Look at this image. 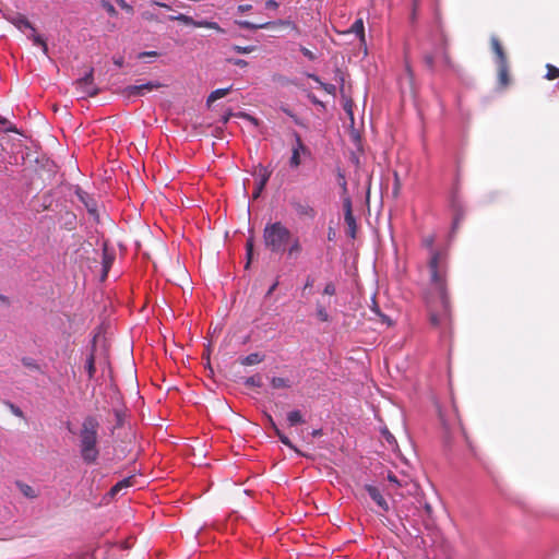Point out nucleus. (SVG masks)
<instances>
[{
	"label": "nucleus",
	"instance_id": "13",
	"mask_svg": "<svg viewBox=\"0 0 559 559\" xmlns=\"http://www.w3.org/2000/svg\"><path fill=\"white\" fill-rule=\"evenodd\" d=\"M177 20L183 21L185 23H192L197 27H205L214 29L218 33H224V29L216 23V22H209V21H201V22H194L191 17L180 14Z\"/></svg>",
	"mask_w": 559,
	"mask_h": 559
},
{
	"label": "nucleus",
	"instance_id": "21",
	"mask_svg": "<svg viewBox=\"0 0 559 559\" xmlns=\"http://www.w3.org/2000/svg\"><path fill=\"white\" fill-rule=\"evenodd\" d=\"M286 250L290 258H296L301 252V245L299 242V239L292 235V240L288 243Z\"/></svg>",
	"mask_w": 559,
	"mask_h": 559
},
{
	"label": "nucleus",
	"instance_id": "44",
	"mask_svg": "<svg viewBox=\"0 0 559 559\" xmlns=\"http://www.w3.org/2000/svg\"><path fill=\"white\" fill-rule=\"evenodd\" d=\"M338 183H340L343 192L346 193V191H347V182H346L345 175L342 174V173H338Z\"/></svg>",
	"mask_w": 559,
	"mask_h": 559
},
{
	"label": "nucleus",
	"instance_id": "26",
	"mask_svg": "<svg viewBox=\"0 0 559 559\" xmlns=\"http://www.w3.org/2000/svg\"><path fill=\"white\" fill-rule=\"evenodd\" d=\"M238 24L242 28H247V29L269 28L271 25H273V23H271V22H266V23H262V24H253L249 21H240V22H238Z\"/></svg>",
	"mask_w": 559,
	"mask_h": 559
},
{
	"label": "nucleus",
	"instance_id": "54",
	"mask_svg": "<svg viewBox=\"0 0 559 559\" xmlns=\"http://www.w3.org/2000/svg\"><path fill=\"white\" fill-rule=\"evenodd\" d=\"M277 285H278V282H275V283H274V284L269 288V290H267V293H266V296L272 295V294H273V292L276 289Z\"/></svg>",
	"mask_w": 559,
	"mask_h": 559
},
{
	"label": "nucleus",
	"instance_id": "33",
	"mask_svg": "<svg viewBox=\"0 0 559 559\" xmlns=\"http://www.w3.org/2000/svg\"><path fill=\"white\" fill-rule=\"evenodd\" d=\"M33 41L35 45L37 46H40L43 48V51L45 55L48 53V47H47V44L46 41L44 40V38L37 34H33V37H32Z\"/></svg>",
	"mask_w": 559,
	"mask_h": 559
},
{
	"label": "nucleus",
	"instance_id": "22",
	"mask_svg": "<svg viewBox=\"0 0 559 559\" xmlns=\"http://www.w3.org/2000/svg\"><path fill=\"white\" fill-rule=\"evenodd\" d=\"M16 487L20 489V491L23 493V496H25L26 498H29V499H35L37 498V492L34 490V488L23 481H20L17 480L15 483Z\"/></svg>",
	"mask_w": 559,
	"mask_h": 559
},
{
	"label": "nucleus",
	"instance_id": "55",
	"mask_svg": "<svg viewBox=\"0 0 559 559\" xmlns=\"http://www.w3.org/2000/svg\"><path fill=\"white\" fill-rule=\"evenodd\" d=\"M114 63H115L116 66H118V67H122V64H123V58H121V57H120V58H115V59H114Z\"/></svg>",
	"mask_w": 559,
	"mask_h": 559
},
{
	"label": "nucleus",
	"instance_id": "1",
	"mask_svg": "<svg viewBox=\"0 0 559 559\" xmlns=\"http://www.w3.org/2000/svg\"><path fill=\"white\" fill-rule=\"evenodd\" d=\"M428 267L430 272V283L425 295V301L429 322L431 326L445 332L452 326L451 304L447 283V254L432 249Z\"/></svg>",
	"mask_w": 559,
	"mask_h": 559
},
{
	"label": "nucleus",
	"instance_id": "11",
	"mask_svg": "<svg viewBox=\"0 0 559 559\" xmlns=\"http://www.w3.org/2000/svg\"><path fill=\"white\" fill-rule=\"evenodd\" d=\"M352 34H355L359 39V46L364 55H367V46L365 39V27L361 17H358L354 24H352Z\"/></svg>",
	"mask_w": 559,
	"mask_h": 559
},
{
	"label": "nucleus",
	"instance_id": "41",
	"mask_svg": "<svg viewBox=\"0 0 559 559\" xmlns=\"http://www.w3.org/2000/svg\"><path fill=\"white\" fill-rule=\"evenodd\" d=\"M424 62H425V64H426V67L428 69H430V70L433 69V67H435V59H433L432 55H430V53L425 55Z\"/></svg>",
	"mask_w": 559,
	"mask_h": 559
},
{
	"label": "nucleus",
	"instance_id": "28",
	"mask_svg": "<svg viewBox=\"0 0 559 559\" xmlns=\"http://www.w3.org/2000/svg\"><path fill=\"white\" fill-rule=\"evenodd\" d=\"M271 384L274 389H283V388H289V382L287 379L285 378H281V377H274L272 380H271Z\"/></svg>",
	"mask_w": 559,
	"mask_h": 559
},
{
	"label": "nucleus",
	"instance_id": "5",
	"mask_svg": "<svg viewBox=\"0 0 559 559\" xmlns=\"http://www.w3.org/2000/svg\"><path fill=\"white\" fill-rule=\"evenodd\" d=\"M490 47L495 55V60L497 64L498 87L500 90H506L511 83L510 66L507 52L502 46L501 40L496 35H492L490 37Z\"/></svg>",
	"mask_w": 559,
	"mask_h": 559
},
{
	"label": "nucleus",
	"instance_id": "24",
	"mask_svg": "<svg viewBox=\"0 0 559 559\" xmlns=\"http://www.w3.org/2000/svg\"><path fill=\"white\" fill-rule=\"evenodd\" d=\"M262 360H263V356H261L259 353H252V354H249L248 356L243 357L240 360V364L243 366H252V365L260 364Z\"/></svg>",
	"mask_w": 559,
	"mask_h": 559
},
{
	"label": "nucleus",
	"instance_id": "15",
	"mask_svg": "<svg viewBox=\"0 0 559 559\" xmlns=\"http://www.w3.org/2000/svg\"><path fill=\"white\" fill-rule=\"evenodd\" d=\"M292 205H293L295 212L300 217L313 218L314 215H316V211L308 203H302V202H299V201H294V202H292Z\"/></svg>",
	"mask_w": 559,
	"mask_h": 559
},
{
	"label": "nucleus",
	"instance_id": "40",
	"mask_svg": "<svg viewBox=\"0 0 559 559\" xmlns=\"http://www.w3.org/2000/svg\"><path fill=\"white\" fill-rule=\"evenodd\" d=\"M0 124H5L3 132H17L16 128L12 126L5 118H0Z\"/></svg>",
	"mask_w": 559,
	"mask_h": 559
},
{
	"label": "nucleus",
	"instance_id": "8",
	"mask_svg": "<svg viewBox=\"0 0 559 559\" xmlns=\"http://www.w3.org/2000/svg\"><path fill=\"white\" fill-rule=\"evenodd\" d=\"M162 86L158 82H147L141 85H129L123 88L122 93L127 97L142 96L146 92H151L155 88H159Z\"/></svg>",
	"mask_w": 559,
	"mask_h": 559
},
{
	"label": "nucleus",
	"instance_id": "19",
	"mask_svg": "<svg viewBox=\"0 0 559 559\" xmlns=\"http://www.w3.org/2000/svg\"><path fill=\"white\" fill-rule=\"evenodd\" d=\"M134 484V476H129L127 478H123L122 480L118 481L114 487L110 489V495L115 496L123 488H128Z\"/></svg>",
	"mask_w": 559,
	"mask_h": 559
},
{
	"label": "nucleus",
	"instance_id": "17",
	"mask_svg": "<svg viewBox=\"0 0 559 559\" xmlns=\"http://www.w3.org/2000/svg\"><path fill=\"white\" fill-rule=\"evenodd\" d=\"M10 22L21 31H23L24 28H29L33 32H35V28L33 27L31 22L26 19V16L22 14H15L14 16L10 17Z\"/></svg>",
	"mask_w": 559,
	"mask_h": 559
},
{
	"label": "nucleus",
	"instance_id": "51",
	"mask_svg": "<svg viewBox=\"0 0 559 559\" xmlns=\"http://www.w3.org/2000/svg\"><path fill=\"white\" fill-rule=\"evenodd\" d=\"M342 107H343L344 111L347 115H349V99H344Z\"/></svg>",
	"mask_w": 559,
	"mask_h": 559
},
{
	"label": "nucleus",
	"instance_id": "38",
	"mask_svg": "<svg viewBox=\"0 0 559 559\" xmlns=\"http://www.w3.org/2000/svg\"><path fill=\"white\" fill-rule=\"evenodd\" d=\"M22 364L29 369L39 370L38 364L33 358L24 357Z\"/></svg>",
	"mask_w": 559,
	"mask_h": 559
},
{
	"label": "nucleus",
	"instance_id": "18",
	"mask_svg": "<svg viewBox=\"0 0 559 559\" xmlns=\"http://www.w3.org/2000/svg\"><path fill=\"white\" fill-rule=\"evenodd\" d=\"M115 261V254L110 253L107 248H104L103 251V278L107 276V273L109 269L111 267L112 263Z\"/></svg>",
	"mask_w": 559,
	"mask_h": 559
},
{
	"label": "nucleus",
	"instance_id": "27",
	"mask_svg": "<svg viewBox=\"0 0 559 559\" xmlns=\"http://www.w3.org/2000/svg\"><path fill=\"white\" fill-rule=\"evenodd\" d=\"M546 75L545 78L549 81L551 80H555V79H558L559 78V68L550 64V63H547L546 64Z\"/></svg>",
	"mask_w": 559,
	"mask_h": 559
},
{
	"label": "nucleus",
	"instance_id": "6",
	"mask_svg": "<svg viewBox=\"0 0 559 559\" xmlns=\"http://www.w3.org/2000/svg\"><path fill=\"white\" fill-rule=\"evenodd\" d=\"M94 70L90 69L88 72L81 79L76 80L74 85L82 97H93L98 94V88L94 84Z\"/></svg>",
	"mask_w": 559,
	"mask_h": 559
},
{
	"label": "nucleus",
	"instance_id": "36",
	"mask_svg": "<svg viewBox=\"0 0 559 559\" xmlns=\"http://www.w3.org/2000/svg\"><path fill=\"white\" fill-rule=\"evenodd\" d=\"M309 78L318 82L328 93L333 94L336 90V87L332 84H324L322 83L319 78L314 74H309Z\"/></svg>",
	"mask_w": 559,
	"mask_h": 559
},
{
	"label": "nucleus",
	"instance_id": "48",
	"mask_svg": "<svg viewBox=\"0 0 559 559\" xmlns=\"http://www.w3.org/2000/svg\"><path fill=\"white\" fill-rule=\"evenodd\" d=\"M157 56V52L156 51H144V52H141L139 55V58H144V57H156Z\"/></svg>",
	"mask_w": 559,
	"mask_h": 559
},
{
	"label": "nucleus",
	"instance_id": "61",
	"mask_svg": "<svg viewBox=\"0 0 559 559\" xmlns=\"http://www.w3.org/2000/svg\"><path fill=\"white\" fill-rule=\"evenodd\" d=\"M0 300H2V301H7V297H5V296L0 295Z\"/></svg>",
	"mask_w": 559,
	"mask_h": 559
},
{
	"label": "nucleus",
	"instance_id": "9",
	"mask_svg": "<svg viewBox=\"0 0 559 559\" xmlns=\"http://www.w3.org/2000/svg\"><path fill=\"white\" fill-rule=\"evenodd\" d=\"M365 490L368 492L369 497L374 501V503L383 511H389V504L382 493L380 492L379 488L373 485H365Z\"/></svg>",
	"mask_w": 559,
	"mask_h": 559
},
{
	"label": "nucleus",
	"instance_id": "34",
	"mask_svg": "<svg viewBox=\"0 0 559 559\" xmlns=\"http://www.w3.org/2000/svg\"><path fill=\"white\" fill-rule=\"evenodd\" d=\"M231 49L235 51V52H238V53H250L252 51L255 50V46H239V45H234L231 47Z\"/></svg>",
	"mask_w": 559,
	"mask_h": 559
},
{
	"label": "nucleus",
	"instance_id": "43",
	"mask_svg": "<svg viewBox=\"0 0 559 559\" xmlns=\"http://www.w3.org/2000/svg\"><path fill=\"white\" fill-rule=\"evenodd\" d=\"M447 45H448L447 40L443 39V55H442V57H443L444 63L450 67L451 66V58L449 56V52H448V49H447Z\"/></svg>",
	"mask_w": 559,
	"mask_h": 559
},
{
	"label": "nucleus",
	"instance_id": "64",
	"mask_svg": "<svg viewBox=\"0 0 559 559\" xmlns=\"http://www.w3.org/2000/svg\"><path fill=\"white\" fill-rule=\"evenodd\" d=\"M406 70H407L408 74L412 75V70L408 66L406 67Z\"/></svg>",
	"mask_w": 559,
	"mask_h": 559
},
{
	"label": "nucleus",
	"instance_id": "58",
	"mask_svg": "<svg viewBox=\"0 0 559 559\" xmlns=\"http://www.w3.org/2000/svg\"><path fill=\"white\" fill-rule=\"evenodd\" d=\"M120 4H121L122 8L129 9V5L123 0H121Z\"/></svg>",
	"mask_w": 559,
	"mask_h": 559
},
{
	"label": "nucleus",
	"instance_id": "49",
	"mask_svg": "<svg viewBox=\"0 0 559 559\" xmlns=\"http://www.w3.org/2000/svg\"><path fill=\"white\" fill-rule=\"evenodd\" d=\"M266 9H276L278 7L277 2L274 0H267L265 3Z\"/></svg>",
	"mask_w": 559,
	"mask_h": 559
},
{
	"label": "nucleus",
	"instance_id": "3",
	"mask_svg": "<svg viewBox=\"0 0 559 559\" xmlns=\"http://www.w3.org/2000/svg\"><path fill=\"white\" fill-rule=\"evenodd\" d=\"M357 286V307L354 309L352 313L353 318H361L368 320L379 321L383 324L391 325V319L383 314L374 300V294L369 293L368 296L362 292L361 286L356 283Z\"/></svg>",
	"mask_w": 559,
	"mask_h": 559
},
{
	"label": "nucleus",
	"instance_id": "63",
	"mask_svg": "<svg viewBox=\"0 0 559 559\" xmlns=\"http://www.w3.org/2000/svg\"><path fill=\"white\" fill-rule=\"evenodd\" d=\"M320 433H321V431H320V430H316V431H313V436H318V435H320Z\"/></svg>",
	"mask_w": 559,
	"mask_h": 559
},
{
	"label": "nucleus",
	"instance_id": "14",
	"mask_svg": "<svg viewBox=\"0 0 559 559\" xmlns=\"http://www.w3.org/2000/svg\"><path fill=\"white\" fill-rule=\"evenodd\" d=\"M386 478L389 481V485L386 488L389 495H401L399 492V489L404 487L407 484V481L405 479H400L396 475H394L392 473H389Z\"/></svg>",
	"mask_w": 559,
	"mask_h": 559
},
{
	"label": "nucleus",
	"instance_id": "29",
	"mask_svg": "<svg viewBox=\"0 0 559 559\" xmlns=\"http://www.w3.org/2000/svg\"><path fill=\"white\" fill-rule=\"evenodd\" d=\"M267 180H269V175L263 174L258 186H257L255 191L252 194L254 199L259 198V195H260L261 191L263 190L264 186L266 185Z\"/></svg>",
	"mask_w": 559,
	"mask_h": 559
},
{
	"label": "nucleus",
	"instance_id": "2",
	"mask_svg": "<svg viewBox=\"0 0 559 559\" xmlns=\"http://www.w3.org/2000/svg\"><path fill=\"white\" fill-rule=\"evenodd\" d=\"M99 423L96 417L87 416L84 418L79 438L80 454L84 463L95 464L99 456L98 442Z\"/></svg>",
	"mask_w": 559,
	"mask_h": 559
},
{
	"label": "nucleus",
	"instance_id": "10",
	"mask_svg": "<svg viewBox=\"0 0 559 559\" xmlns=\"http://www.w3.org/2000/svg\"><path fill=\"white\" fill-rule=\"evenodd\" d=\"M76 195L79 200L85 205L87 212L94 216L98 217L97 211V202L94 198H92L88 193L82 190H78Z\"/></svg>",
	"mask_w": 559,
	"mask_h": 559
},
{
	"label": "nucleus",
	"instance_id": "37",
	"mask_svg": "<svg viewBox=\"0 0 559 559\" xmlns=\"http://www.w3.org/2000/svg\"><path fill=\"white\" fill-rule=\"evenodd\" d=\"M100 4L102 7L106 10V12L110 15V16H116L117 15V10L115 9V7L107 0H102L100 1Z\"/></svg>",
	"mask_w": 559,
	"mask_h": 559
},
{
	"label": "nucleus",
	"instance_id": "50",
	"mask_svg": "<svg viewBox=\"0 0 559 559\" xmlns=\"http://www.w3.org/2000/svg\"><path fill=\"white\" fill-rule=\"evenodd\" d=\"M350 121H352V124L354 123V118L352 117L350 118ZM352 140L355 141L357 144L360 143V136L359 134H355L353 131H352Z\"/></svg>",
	"mask_w": 559,
	"mask_h": 559
},
{
	"label": "nucleus",
	"instance_id": "25",
	"mask_svg": "<svg viewBox=\"0 0 559 559\" xmlns=\"http://www.w3.org/2000/svg\"><path fill=\"white\" fill-rule=\"evenodd\" d=\"M287 421L289 426H296L302 424L305 420L300 411H292L287 415Z\"/></svg>",
	"mask_w": 559,
	"mask_h": 559
},
{
	"label": "nucleus",
	"instance_id": "39",
	"mask_svg": "<svg viewBox=\"0 0 559 559\" xmlns=\"http://www.w3.org/2000/svg\"><path fill=\"white\" fill-rule=\"evenodd\" d=\"M246 249H247V258H248V262H247L246 267H248V265H249V263L251 261V258H252V253H253V239L252 238H249L247 240Z\"/></svg>",
	"mask_w": 559,
	"mask_h": 559
},
{
	"label": "nucleus",
	"instance_id": "30",
	"mask_svg": "<svg viewBox=\"0 0 559 559\" xmlns=\"http://www.w3.org/2000/svg\"><path fill=\"white\" fill-rule=\"evenodd\" d=\"M394 182H393V190H392V194L394 198H397L400 195V192H401V188H402V182H401V179H400V176L396 171H394Z\"/></svg>",
	"mask_w": 559,
	"mask_h": 559
},
{
	"label": "nucleus",
	"instance_id": "60",
	"mask_svg": "<svg viewBox=\"0 0 559 559\" xmlns=\"http://www.w3.org/2000/svg\"><path fill=\"white\" fill-rule=\"evenodd\" d=\"M311 285H312L311 282L308 280L307 283H306L305 288L310 287Z\"/></svg>",
	"mask_w": 559,
	"mask_h": 559
},
{
	"label": "nucleus",
	"instance_id": "57",
	"mask_svg": "<svg viewBox=\"0 0 559 559\" xmlns=\"http://www.w3.org/2000/svg\"><path fill=\"white\" fill-rule=\"evenodd\" d=\"M334 236H335V231H333V230L330 228V231H329V239H330V240H332Z\"/></svg>",
	"mask_w": 559,
	"mask_h": 559
},
{
	"label": "nucleus",
	"instance_id": "23",
	"mask_svg": "<svg viewBox=\"0 0 559 559\" xmlns=\"http://www.w3.org/2000/svg\"><path fill=\"white\" fill-rule=\"evenodd\" d=\"M231 90H233V85H230L229 87H226V88H217V90L213 91L207 97V104L210 105L211 103H214L215 100H217L222 97H225L226 95L229 94V92Z\"/></svg>",
	"mask_w": 559,
	"mask_h": 559
},
{
	"label": "nucleus",
	"instance_id": "32",
	"mask_svg": "<svg viewBox=\"0 0 559 559\" xmlns=\"http://www.w3.org/2000/svg\"><path fill=\"white\" fill-rule=\"evenodd\" d=\"M344 222L349 227V197L343 198Z\"/></svg>",
	"mask_w": 559,
	"mask_h": 559
},
{
	"label": "nucleus",
	"instance_id": "31",
	"mask_svg": "<svg viewBox=\"0 0 559 559\" xmlns=\"http://www.w3.org/2000/svg\"><path fill=\"white\" fill-rule=\"evenodd\" d=\"M245 384L247 386H257L260 388L262 385V378L259 374L249 377L246 379Z\"/></svg>",
	"mask_w": 559,
	"mask_h": 559
},
{
	"label": "nucleus",
	"instance_id": "16",
	"mask_svg": "<svg viewBox=\"0 0 559 559\" xmlns=\"http://www.w3.org/2000/svg\"><path fill=\"white\" fill-rule=\"evenodd\" d=\"M267 423H269L270 427L274 430L275 435L278 437V439L281 440V442L283 444H285V445L289 447L290 449L295 450L296 452H298V450L293 445L289 438L282 432V430L277 427V425L273 420L272 416H270V415H267Z\"/></svg>",
	"mask_w": 559,
	"mask_h": 559
},
{
	"label": "nucleus",
	"instance_id": "42",
	"mask_svg": "<svg viewBox=\"0 0 559 559\" xmlns=\"http://www.w3.org/2000/svg\"><path fill=\"white\" fill-rule=\"evenodd\" d=\"M227 61L234 66H237V67H240V68H245L248 66V62L243 59H235V58H229L227 59Z\"/></svg>",
	"mask_w": 559,
	"mask_h": 559
},
{
	"label": "nucleus",
	"instance_id": "53",
	"mask_svg": "<svg viewBox=\"0 0 559 559\" xmlns=\"http://www.w3.org/2000/svg\"><path fill=\"white\" fill-rule=\"evenodd\" d=\"M424 242H425V245H426L427 247L431 248V247H432V245H433V237H427V238H425Z\"/></svg>",
	"mask_w": 559,
	"mask_h": 559
},
{
	"label": "nucleus",
	"instance_id": "59",
	"mask_svg": "<svg viewBox=\"0 0 559 559\" xmlns=\"http://www.w3.org/2000/svg\"><path fill=\"white\" fill-rule=\"evenodd\" d=\"M230 114L224 117V122H227L229 120Z\"/></svg>",
	"mask_w": 559,
	"mask_h": 559
},
{
	"label": "nucleus",
	"instance_id": "62",
	"mask_svg": "<svg viewBox=\"0 0 559 559\" xmlns=\"http://www.w3.org/2000/svg\"><path fill=\"white\" fill-rule=\"evenodd\" d=\"M243 116H245V117H248L251 121H254V122L257 121L254 118H252V117H250V116H248V115H243Z\"/></svg>",
	"mask_w": 559,
	"mask_h": 559
},
{
	"label": "nucleus",
	"instance_id": "4",
	"mask_svg": "<svg viewBox=\"0 0 559 559\" xmlns=\"http://www.w3.org/2000/svg\"><path fill=\"white\" fill-rule=\"evenodd\" d=\"M292 240L290 230L281 222L267 223L263 229V242L265 248L273 253L286 251Z\"/></svg>",
	"mask_w": 559,
	"mask_h": 559
},
{
	"label": "nucleus",
	"instance_id": "47",
	"mask_svg": "<svg viewBox=\"0 0 559 559\" xmlns=\"http://www.w3.org/2000/svg\"><path fill=\"white\" fill-rule=\"evenodd\" d=\"M324 294H326V295H334L335 294V286H334L333 283L326 284V286L324 288Z\"/></svg>",
	"mask_w": 559,
	"mask_h": 559
},
{
	"label": "nucleus",
	"instance_id": "7",
	"mask_svg": "<svg viewBox=\"0 0 559 559\" xmlns=\"http://www.w3.org/2000/svg\"><path fill=\"white\" fill-rule=\"evenodd\" d=\"M356 165V173H357V180L358 183L362 182L364 187L367 189V192H369V186L371 181V170L369 158L367 156H362V159L360 157H357L355 159Z\"/></svg>",
	"mask_w": 559,
	"mask_h": 559
},
{
	"label": "nucleus",
	"instance_id": "20",
	"mask_svg": "<svg viewBox=\"0 0 559 559\" xmlns=\"http://www.w3.org/2000/svg\"><path fill=\"white\" fill-rule=\"evenodd\" d=\"M88 378L92 379L96 372L95 367V344L92 347L91 353L88 354L86 358V365H85Z\"/></svg>",
	"mask_w": 559,
	"mask_h": 559
},
{
	"label": "nucleus",
	"instance_id": "46",
	"mask_svg": "<svg viewBox=\"0 0 559 559\" xmlns=\"http://www.w3.org/2000/svg\"><path fill=\"white\" fill-rule=\"evenodd\" d=\"M300 51H301V52H302V55H304L305 57H307L309 60H314V59H316V55H314L311 50H309L308 48H306V47H301V48H300Z\"/></svg>",
	"mask_w": 559,
	"mask_h": 559
},
{
	"label": "nucleus",
	"instance_id": "12",
	"mask_svg": "<svg viewBox=\"0 0 559 559\" xmlns=\"http://www.w3.org/2000/svg\"><path fill=\"white\" fill-rule=\"evenodd\" d=\"M295 138L296 145L293 148V154L289 162L292 167H298L300 165V153L308 152V148L304 145L300 136L297 133L295 134Z\"/></svg>",
	"mask_w": 559,
	"mask_h": 559
},
{
	"label": "nucleus",
	"instance_id": "45",
	"mask_svg": "<svg viewBox=\"0 0 559 559\" xmlns=\"http://www.w3.org/2000/svg\"><path fill=\"white\" fill-rule=\"evenodd\" d=\"M317 314H318V318L321 320V321H328V312L325 311L324 308L322 307H319L318 308V311H317Z\"/></svg>",
	"mask_w": 559,
	"mask_h": 559
},
{
	"label": "nucleus",
	"instance_id": "56",
	"mask_svg": "<svg viewBox=\"0 0 559 559\" xmlns=\"http://www.w3.org/2000/svg\"><path fill=\"white\" fill-rule=\"evenodd\" d=\"M350 224H352V238H354L355 237L356 224H355V221H354L353 217H352Z\"/></svg>",
	"mask_w": 559,
	"mask_h": 559
},
{
	"label": "nucleus",
	"instance_id": "52",
	"mask_svg": "<svg viewBox=\"0 0 559 559\" xmlns=\"http://www.w3.org/2000/svg\"><path fill=\"white\" fill-rule=\"evenodd\" d=\"M250 9H251L250 4H241L238 7V11L242 12V13L249 11Z\"/></svg>",
	"mask_w": 559,
	"mask_h": 559
},
{
	"label": "nucleus",
	"instance_id": "35",
	"mask_svg": "<svg viewBox=\"0 0 559 559\" xmlns=\"http://www.w3.org/2000/svg\"><path fill=\"white\" fill-rule=\"evenodd\" d=\"M381 435L383 436V438L386 440V442L390 445L396 444V440H395L394 436L389 431V429L386 427L381 428Z\"/></svg>",
	"mask_w": 559,
	"mask_h": 559
}]
</instances>
